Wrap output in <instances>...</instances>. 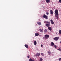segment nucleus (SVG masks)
I'll use <instances>...</instances> for the list:
<instances>
[{
	"instance_id": "nucleus-2",
	"label": "nucleus",
	"mask_w": 61,
	"mask_h": 61,
	"mask_svg": "<svg viewBox=\"0 0 61 61\" xmlns=\"http://www.w3.org/2000/svg\"><path fill=\"white\" fill-rule=\"evenodd\" d=\"M55 15H56L58 14V10H56L55 11Z\"/></svg>"
},
{
	"instance_id": "nucleus-6",
	"label": "nucleus",
	"mask_w": 61,
	"mask_h": 61,
	"mask_svg": "<svg viewBox=\"0 0 61 61\" xmlns=\"http://www.w3.org/2000/svg\"><path fill=\"white\" fill-rule=\"evenodd\" d=\"M50 13L51 14V15H53V10H50Z\"/></svg>"
},
{
	"instance_id": "nucleus-16",
	"label": "nucleus",
	"mask_w": 61,
	"mask_h": 61,
	"mask_svg": "<svg viewBox=\"0 0 61 61\" xmlns=\"http://www.w3.org/2000/svg\"><path fill=\"white\" fill-rule=\"evenodd\" d=\"M40 32H41V33H42V32H43V29H40Z\"/></svg>"
},
{
	"instance_id": "nucleus-24",
	"label": "nucleus",
	"mask_w": 61,
	"mask_h": 61,
	"mask_svg": "<svg viewBox=\"0 0 61 61\" xmlns=\"http://www.w3.org/2000/svg\"><path fill=\"white\" fill-rule=\"evenodd\" d=\"M41 55H42V56H44V54L43 53H41Z\"/></svg>"
},
{
	"instance_id": "nucleus-18",
	"label": "nucleus",
	"mask_w": 61,
	"mask_h": 61,
	"mask_svg": "<svg viewBox=\"0 0 61 61\" xmlns=\"http://www.w3.org/2000/svg\"><path fill=\"white\" fill-rule=\"evenodd\" d=\"M39 35V34L38 33H36L35 34L36 36H38Z\"/></svg>"
},
{
	"instance_id": "nucleus-8",
	"label": "nucleus",
	"mask_w": 61,
	"mask_h": 61,
	"mask_svg": "<svg viewBox=\"0 0 61 61\" xmlns=\"http://www.w3.org/2000/svg\"><path fill=\"white\" fill-rule=\"evenodd\" d=\"M40 53H37L36 54V55L37 56H40Z\"/></svg>"
},
{
	"instance_id": "nucleus-19",
	"label": "nucleus",
	"mask_w": 61,
	"mask_h": 61,
	"mask_svg": "<svg viewBox=\"0 0 61 61\" xmlns=\"http://www.w3.org/2000/svg\"><path fill=\"white\" fill-rule=\"evenodd\" d=\"M29 61H35V60H32L31 58L30 59Z\"/></svg>"
},
{
	"instance_id": "nucleus-28",
	"label": "nucleus",
	"mask_w": 61,
	"mask_h": 61,
	"mask_svg": "<svg viewBox=\"0 0 61 61\" xmlns=\"http://www.w3.org/2000/svg\"><path fill=\"white\" fill-rule=\"evenodd\" d=\"M61 58H60L59 59V61H61Z\"/></svg>"
},
{
	"instance_id": "nucleus-21",
	"label": "nucleus",
	"mask_w": 61,
	"mask_h": 61,
	"mask_svg": "<svg viewBox=\"0 0 61 61\" xmlns=\"http://www.w3.org/2000/svg\"><path fill=\"white\" fill-rule=\"evenodd\" d=\"M40 61H43V59L42 58H40Z\"/></svg>"
},
{
	"instance_id": "nucleus-14",
	"label": "nucleus",
	"mask_w": 61,
	"mask_h": 61,
	"mask_svg": "<svg viewBox=\"0 0 61 61\" xmlns=\"http://www.w3.org/2000/svg\"><path fill=\"white\" fill-rule=\"evenodd\" d=\"M48 54H49V55H51V54H52V52H51L48 51Z\"/></svg>"
},
{
	"instance_id": "nucleus-15",
	"label": "nucleus",
	"mask_w": 61,
	"mask_h": 61,
	"mask_svg": "<svg viewBox=\"0 0 61 61\" xmlns=\"http://www.w3.org/2000/svg\"><path fill=\"white\" fill-rule=\"evenodd\" d=\"M25 47H26V48H28V46L26 44H25Z\"/></svg>"
},
{
	"instance_id": "nucleus-29",
	"label": "nucleus",
	"mask_w": 61,
	"mask_h": 61,
	"mask_svg": "<svg viewBox=\"0 0 61 61\" xmlns=\"http://www.w3.org/2000/svg\"><path fill=\"white\" fill-rule=\"evenodd\" d=\"M59 2L60 3H61V0H59Z\"/></svg>"
},
{
	"instance_id": "nucleus-27",
	"label": "nucleus",
	"mask_w": 61,
	"mask_h": 61,
	"mask_svg": "<svg viewBox=\"0 0 61 61\" xmlns=\"http://www.w3.org/2000/svg\"><path fill=\"white\" fill-rule=\"evenodd\" d=\"M54 47H55V48H56V47H56V45H54Z\"/></svg>"
},
{
	"instance_id": "nucleus-9",
	"label": "nucleus",
	"mask_w": 61,
	"mask_h": 61,
	"mask_svg": "<svg viewBox=\"0 0 61 61\" xmlns=\"http://www.w3.org/2000/svg\"><path fill=\"white\" fill-rule=\"evenodd\" d=\"M34 45H35V46H36V45L37 43L36 42V41H34Z\"/></svg>"
},
{
	"instance_id": "nucleus-5",
	"label": "nucleus",
	"mask_w": 61,
	"mask_h": 61,
	"mask_svg": "<svg viewBox=\"0 0 61 61\" xmlns=\"http://www.w3.org/2000/svg\"><path fill=\"white\" fill-rule=\"evenodd\" d=\"M44 23H45V24H50V21H44Z\"/></svg>"
},
{
	"instance_id": "nucleus-7",
	"label": "nucleus",
	"mask_w": 61,
	"mask_h": 61,
	"mask_svg": "<svg viewBox=\"0 0 61 61\" xmlns=\"http://www.w3.org/2000/svg\"><path fill=\"white\" fill-rule=\"evenodd\" d=\"M50 24H46V26H47V27H48L50 26Z\"/></svg>"
},
{
	"instance_id": "nucleus-3",
	"label": "nucleus",
	"mask_w": 61,
	"mask_h": 61,
	"mask_svg": "<svg viewBox=\"0 0 61 61\" xmlns=\"http://www.w3.org/2000/svg\"><path fill=\"white\" fill-rule=\"evenodd\" d=\"M58 39H59V37H57L54 38V40H55V41H57V40H58Z\"/></svg>"
},
{
	"instance_id": "nucleus-11",
	"label": "nucleus",
	"mask_w": 61,
	"mask_h": 61,
	"mask_svg": "<svg viewBox=\"0 0 61 61\" xmlns=\"http://www.w3.org/2000/svg\"><path fill=\"white\" fill-rule=\"evenodd\" d=\"M48 29L50 30V31H51L52 30V29L50 27H48Z\"/></svg>"
},
{
	"instance_id": "nucleus-12",
	"label": "nucleus",
	"mask_w": 61,
	"mask_h": 61,
	"mask_svg": "<svg viewBox=\"0 0 61 61\" xmlns=\"http://www.w3.org/2000/svg\"><path fill=\"white\" fill-rule=\"evenodd\" d=\"M54 45V43L53 42H51V46H53Z\"/></svg>"
},
{
	"instance_id": "nucleus-13",
	"label": "nucleus",
	"mask_w": 61,
	"mask_h": 61,
	"mask_svg": "<svg viewBox=\"0 0 61 61\" xmlns=\"http://www.w3.org/2000/svg\"><path fill=\"white\" fill-rule=\"evenodd\" d=\"M46 3H50V2H51V1L50 0H46Z\"/></svg>"
},
{
	"instance_id": "nucleus-23",
	"label": "nucleus",
	"mask_w": 61,
	"mask_h": 61,
	"mask_svg": "<svg viewBox=\"0 0 61 61\" xmlns=\"http://www.w3.org/2000/svg\"><path fill=\"white\" fill-rule=\"evenodd\" d=\"M57 50L60 51H61V49L59 48V49H57Z\"/></svg>"
},
{
	"instance_id": "nucleus-22",
	"label": "nucleus",
	"mask_w": 61,
	"mask_h": 61,
	"mask_svg": "<svg viewBox=\"0 0 61 61\" xmlns=\"http://www.w3.org/2000/svg\"><path fill=\"white\" fill-rule=\"evenodd\" d=\"M59 33L60 34H61V30H59Z\"/></svg>"
},
{
	"instance_id": "nucleus-10",
	"label": "nucleus",
	"mask_w": 61,
	"mask_h": 61,
	"mask_svg": "<svg viewBox=\"0 0 61 61\" xmlns=\"http://www.w3.org/2000/svg\"><path fill=\"white\" fill-rule=\"evenodd\" d=\"M50 21H51V24H54V21H53V20H51Z\"/></svg>"
},
{
	"instance_id": "nucleus-17",
	"label": "nucleus",
	"mask_w": 61,
	"mask_h": 61,
	"mask_svg": "<svg viewBox=\"0 0 61 61\" xmlns=\"http://www.w3.org/2000/svg\"><path fill=\"white\" fill-rule=\"evenodd\" d=\"M37 24H38L39 25H41V22H37Z\"/></svg>"
},
{
	"instance_id": "nucleus-31",
	"label": "nucleus",
	"mask_w": 61,
	"mask_h": 61,
	"mask_svg": "<svg viewBox=\"0 0 61 61\" xmlns=\"http://www.w3.org/2000/svg\"><path fill=\"white\" fill-rule=\"evenodd\" d=\"M41 47H42V46H43V45H41Z\"/></svg>"
},
{
	"instance_id": "nucleus-1",
	"label": "nucleus",
	"mask_w": 61,
	"mask_h": 61,
	"mask_svg": "<svg viewBox=\"0 0 61 61\" xmlns=\"http://www.w3.org/2000/svg\"><path fill=\"white\" fill-rule=\"evenodd\" d=\"M45 37L46 38V39H47L49 37V35L47 34L45 36Z\"/></svg>"
},
{
	"instance_id": "nucleus-4",
	"label": "nucleus",
	"mask_w": 61,
	"mask_h": 61,
	"mask_svg": "<svg viewBox=\"0 0 61 61\" xmlns=\"http://www.w3.org/2000/svg\"><path fill=\"white\" fill-rule=\"evenodd\" d=\"M43 18H46V19H47V16H46L45 14H44L43 15Z\"/></svg>"
},
{
	"instance_id": "nucleus-25",
	"label": "nucleus",
	"mask_w": 61,
	"mask_h": 61,
	"mask_svg": "<svg viewBox=\"0 0 61 61\" xmlns=\"http://www.w3.org/2000/svg\"><path fill=\"white\" fill-rule=\"evenodd\" d=\"M44 31L45 32H47V30L46 29Z\"/></svg>"
},
{
	"instance_id": "nucleus-26",
	"label": "nucleus",
	"mask_w": 61,
	"mask_h": 61,
	"mask_svg": "<svg viewBox=\"0 0 61 61\" xmlns=\"http://www.w3.org/2000/svg\"><path fill=\"white\" fill-rule=\"evenodd\" d=\"M46 14L47 15H48V14H49V13H48V12L47 11L46 12Z\"/></svg>"
},
{
	"instance_id": "nucleus-30",
	"label": "nucleus",
	"mask_w": 61,
	"mask_h": 61,
	"mask_svg": "<svg viewBox=\"0 0 61 61\" xmlns=\"http://www.w3.org/2000/svg\"><path fill=\"white\" fill-rule=\"evenodd\" d=\"M27 57H28V58H29V56H27Z\"/></svg>"
},
{
	"instance_id": "nucleus-20",
	"label": "nucleus",
	"mask_w": 61,
	"mask_h": 61,
	"mask_svg": "<svg viewBox=\"0 0 61 61\" xmlns=\"http://www.w3.org/2000/svg\"><path fill=\"white\" fill-rule=\"evenodd\" d=\"M59 15H55V16L56 17L57 19H58V16Z\"/></svg>"
}]
</instances>
